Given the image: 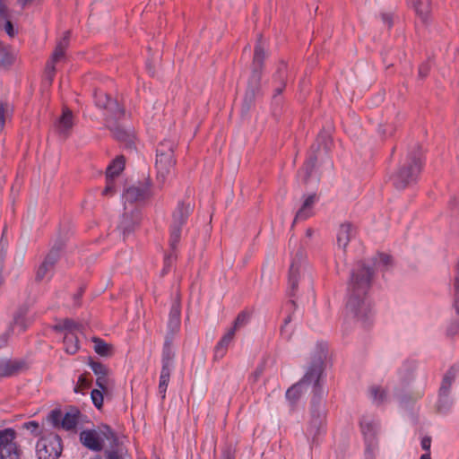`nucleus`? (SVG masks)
I'll return each instance as SVG.
<instances>
[{
	"mask_svg": "<svg viewBox=\"0 0 459 459\" xmlns=\"http://www.w3.org/2000/svg\"><path fill=\"white\" fill-rule=\"evenodd\" d=\"M355 229L349 223L342 224L337 232V244L344 251L349 242L355 238Z\"/></svg>",
	"mask_w": 459,
	"mask_h": 459,
	"instance_id": "4be33fe9",
	"label": "nucleus"
},
{
	"mask_svg": "<svg viewBox=\"0 0 459 459\" xmlns=\"http://www.w3.org/2000/svg\"><path fill=\"white\" fill-rule=\"evenodd\" d=\"M173 337L169 334H167L165 337V342L162 347V354H161V364L162 368H174V358H175V352L173 351L172 343H173Z\"/></svg>",
	"mask_w": 459,
	"mask_h": 459,
	"instance_id": "412c9836",
	"label": "nucleus"
},
{
	"mask_svg": "<svg viewBox=\"0 0 459 459\" xmlns=\"http://www.w3.org/2000/svg\"><path fill=\"white\" fill-rule=\"evenodd\" d=\"M422 168V154L419 147L409 152L406 160L390 177L394 187L401 191L415 183Z\"/></svg>",
	"mask_w": 459,
	"mask_h": 459,
	"instance_id": "7ed1b4c3",
	"label": "nucleus"
},
{
	"mask_svg": "<svg viewBox=\"0 0 459 459\" xmlns=\"http://www.w3.org/2000/svg\"><path fill=\"white\" fill-rule=\"evenodd\" d=\"M413 8L417 15L421 19L423 22H426L429 13V0H415L413 2Z\"/></svg>",
	"mask_w": 459,
	"mask_h": 459,
	"instance_id": "2f4dec72",
	"label": "nucleus"
},
{
	"mask_svg": "<svg viewBox=\"0 0 459 459\" xmlns=\"http://www.w3.org/2000/svg\"><path fill=\"white\" fill-rule=\"evenodd\" d=\"M20 3L22 4V5H26L28 3H29V0H19Z\"/></svg>",
	"mask_w": 459,
	"mask_h": 459,
	"instance_id": "338daca9",
	"label": "nucleus"
},
{
	"mask_svg": "<svg viewBox=\"0 0 459 459\" xmlns=\"http://www.w3.org/2000/svg\"><path fill=\"white\" fill-rule=\"evenodd\" d=\"M301 271H303L301 263L296 260L292 261L289 273V292L290 296L295 295Z\"/></svg>",
	"mask_w": 459,
	"mask_h": 459,
	"instance_id": "393cba45",
	"label": "nucleus"
},
{
	"mask_svg": "<svg viewBox=\"0 0 459 459\" xmlns=\"http://www.w3.org/2000/svg\"><path fill=\"white\" fill-rule=\"evenodd\" d=\"M454 404V399L451 395V391L443 390V388H439L437 401L436 403V409L437 412L441 414L448 413Z\"/></svg>",
	"mask_w": 459,
	"mask_h": 459,
	"instance_id": "aec40b11",
	"label": "nucleus"
},
{
	"mask_svg": "<svg viewBox=\"0 0 459 459\" xmlns=\"http://www.w3.org/2000/svg\"><path fill=\"white\" fill-rule=\"evenodd\" d=\"M455 296L458 297L459 294L455 295ZM455 308L456 313L459 315V299L458 298H456V299L455 301Z\"/></svg>",
	"mask_w": 459,
	"mask_h": 459,
	"instance_id": "680f3d73",
	"label": "nucleus"
},
{
	"mask_svg": "<svg viewBox=\"0 0 459 459\" xmlns=\"http://www.w3.org/2000/svg\"><path fill=\"white\" fill-rule=\"evenodd\" d=\"M106 459H129L127 448L119 441L116 435V441L110 442L104 452Z\"/></svg>",
	"mask_w": 459,
	"mask_h": 459,
	"instance_id": "f3484780",
	"label": "nucleus"
},
{
	"mask_svg": "<svg viewBox=\"0 0 459 459\" xmlns=\"http://www.w3.org/2000/svg\"><path fill=\"white\" fill-rule=\"evenodd\" d=\"M373 270L363 263L352 269L348 283L347 309L359 320H365L371 313V302L368 297Z\"/></svg>",
	"mask_w": 459,
	"mask_h": 459,
	"instance_id": "f03ea898",
	"label": "nucleus"
},
{
	"mask_svg": "<svg viewBox=\"0 0 459 459\" xmlns=\"http://www.w3.org/2000/svg\"><path fill=\"white\" fill-rule=\"evenodd\" d=\"M94 351L100 356H108L110 354L111 347L100 338H93Z\"/></svg>",
	"mask_w": 459,
	"mask_h": 459,
	"instance_id": "58836bf2",
	"label": "nucleus"
},
{
	"mask_svg": "<svg viewBox=\"0 0 459 459\" xmlns=\"http://www.w3.org/2000/svg\"><path fill=\"white\" fill-rule=\"evenodd\" d=\"M108 378L107 376L98 377L96 379V385L98 389L103 392H108Z\"/></svg>",
	"mask_w": 459,
	"mask_h": 459,
	"instance_id": "de8ad7c7",
	"label": "nucleus"
},
{
	"mask_svg": "<svg viewBox=\"0 0 459 459\" xmlns=\"http://www.w3.org/2000/svg\"><path fill=\"white\" fill-rule=\"evenodd\" d=\"M80 327V325L74 322L72 319H64L63 321L59 322L56 328L60 331H67V333H74V330H78Z\"/></svg>",
	"mask_w": 459,
	"mask_h": 459,
	"instance_id": "ea45409f",
	"label": "nucleus"
},
{
	"mask_svg": "<svg viewBox=\"0 0 459 459\" xmlns=\"http://www.w3.org/2000/svg\"><path fill=\"white\" fill-rule=\"evenodd\" d=\"M313 231L311 229L307 230V235L310 237L312 235Z\"/></svg>",
	"mask_w": 459,
	"mask_h": 459,
	"instance_id": "774afa93",
	"label": "nucleus"
},
{
	"mask_svg": "<svg viewBox=\"0 0 459 459\" xmlns=\"http://www.w3.org/2000/svg\"><path fill=\"white\" fill-rule=\"evenodd\" d=\"M82 291H83V290H82V288H81V289H80V291H79L77 294H75V295H74V299H75V301H77V300H79V299H80V298H81V297H82Z\"/></svg>",
	"mask_w": 459,
	"mask_h": 459,
	"instance_id": "0e129e2a",
	"label": "nucleus"
},
{
	"mask_svg": "<svg viewBox=\"0 0 459 459\" xmlns=\"http://www.w3.org/2000/svg\"><path fill=\"white\" fill-rule=\"evenodd\" d=\"M192 211L193 207L190 203H179L173 212V223L169 234L170 252L164 258V272H168L177 259L176 250L181 238L182 226Z\"/></svg>",
	"mask_w": 459,
	"mask_h": 459,
	"instance_id": "20e7f679",
	"label": "nucleus"
},
{
	"mask_svg": "<svg viewBox=\"0 0 459 459\" xmlns=\"http://www.w3.org/2000/svg\"><path fill=\"white\" fill-rule=\"evenodd\" d=\"M455 295L459 294V257L455 265Z\"/></svg>",
	"mask_w": 459,
	"mask_h": 459,
	"instance_id": "864d4df0",
	"label": "nucleus"
},
{
	"mask_svg": "<svg viewBox=\"0 0 459 459\" xmlns=\"http://www.w3.org/2000/svg\"><path fill=\"white\" fill-rule=\"evenodd\" d=\"M316 198V195L315 193H309L307 195H304L303 201H307V202L315 201Z\"/></svg>",
	"mask_w": 459,
	"mask_h": 459,
	"instance_id": "13d9d810",
	"label": "nucleus"
},
{
	"mask_svg": "<svg viewBox=\"0 0 459 459\" xmlns=\"http://www.w3.org/2000/svg\"><path fill=\"white\" fill-rule=\"evenodd\" d=\"M382 20H383V22L388 27V28H391L392 25H393V21H392V17L390 14H387V13H383L382 14Z\"/></svg>",
	"mask_w": 459,
	"mask_h": 459,
	"instance_id": "6e6d98bb",
	"label": "nucleus"
},
{
	"mask_svg": "<svg viewBox=\"0 0 459 459\" xmlns=\"http://www.w3.org/2000/svg\"><path fill=\"white\" fill-rule=\"evenodd\" d=\"M26 310H21L17 312L14 316V325L21 326L23 330L26 329Z\"/></svg>",
	"mask_w": 459,
	"mask_h": 459,
	"instance_id": "49530a36",
	"label": "nucleus"
},
{
	"mask_svg": "<svg viewBox=\"0 0 459 459\" xmlns=\"http://www.w3.org/2000/svg\"><path fill=\"white\" fill-rule=\"evenodd\" d=\"M250 319V314L247 311H241L236 317L233 325L230 327L231 330H233L235 333L245 327Z\"/></svg>",
	"mask_w": 459,
	"mask_h": 459,
	"instance_id": "e433bc0d",
	"label": "nucleus"
},
{
	"mask_svg": "<svg viewBox=\"0 0 459 459\" xmlns=\"http://www.w3.org/2000/svg\"><path fill=\"white\" fill-rule=\"evenodd\" d=\"M94 101L98 108L108 110L116 119H119L125 115L124 108L119 106L117 101L102 91L94 93Z\"/></svg>",
	"mask_w": 459,
	"mask_h": 459,
	"instance_id": "4468645a",
	"label": "nucleus"
},
{
	"mask_svg": "<svg viewBox=\"0 0 459 459\" xmlns=\"http://www.w3.org/2000/svg\"><path fill=\"white\" fill-rule=\"evenodd\" d=\"M156 190L151 180L144 178L125 186L121 192V197L123 201H146L155 197Z\"/></svg>",
	"mask_w": 459,
	"mask_h": 459,
	"instance_id": "1a4fd4ad",
	"label": "nucleus"
},
{
	"mask_svg": "<svg viewBox=\"0 0 459 459\" xmlns=\"http://www.w3.org/2000/svg\"><path fill=\"white\" fill-rule=\"evenodd\" d=\"M104 394H106V392L100 391L99 389H93L91 392L92 403L99 410H100L103 406Z\"/></svg>",
	"mask_w": 459,
	"mask_h": 459,
	"instance_id": "37998d69",
	"label": "nucleus"
},
{
	"mask_svg": "<svg viewBox=\"0 0 459 459\" xmlns=\"http://www.w3.org/2000/svg\"><path fill=\"white\" fill-rule=\"evenodd\" d=\"M38 428H39V424L34 420H30V431H34Z\"/></svg>",
	"mask_w": 459,
	"mask_h": 459,
	"instance_id": "052dcab7",
	"label": "nucleus"
},
{
	"mask_svg": "<svg viewBox=\"0 0 459 459\" xmlns=\"http://www.w3.org/2000/svg\"><path fill=\"white\" fill-rule=\"evenodd\" d=\"M22 364L19 361L10 359H0V377H11L18 372Z\"/></svg>",
	"mask_w": 459,
	"mask_h": 459,
	"instance_id": "cd10ccee",
	"label": "nucleus"
},
{
	"mask_svg": "<svg viewBox=\"0 0 459 459\" xmlns=\"http://www.w3.org/2000/svg\"><path fill=\"white\" fill-rule=\"evenodd\" d=\"M180 307L178 303H174L171 306L170 311H169V322H168V333L170 336L174 338V335L179 331L180 329Z\"/></svg>",
	"mask_w": 459,
	"mask_h": 459,
	"instance_id": "5701e85b",
	"label": "nucleus"
},
{
	"mask_svg": "<svg viewBox=\"0 0 459 459\" xmlns=\"http://www.w3.org/2000/svg\"><path fill=\"white\" fill-rule=\"evenodd\" d=\"M446 334L450 338L459 337V319H454L447 323Z\"/></svg>",
	"mask_w": 459,
	"mask_h": 459,
	"instance_id": "79ce46f5",
	"label": "nucleus"
},
{
	"mask_svg": "<svg viewBox=\"0 0 459 459\" xmlns=\"http://www.w3.org/2000/svg\"><path fill=\"white\" fill-rule=\"evenodd\" d=\"M81 417V412L77 409H71L62 417L61 427L65 430H74Z\"/></svg>",
	"mask_w": 459,
	"mask_h": 459,
	"instance_id": "bb28decb",
	"label": "nucleus"
},
{
	"mask_svg": "<svg viewBox=\"0 0 459 459\" xmlns=\"http://www.w3.org/2000/svg\"><path fill=\"white\" fill-rule=\"evenodd\" d=\"M136 204L130 202L125 204V212L118 226L124 236L130 233L140 221V209Z\"/></svg>",
	"mask_w": 459,
	"mask_h": 459,
	"instance_id": "ddd939ff",
	"label": "nucleus"
},
{
	"mask_svg": "<svg viewBox=\"0 0 459 459\" xmlns=\"http://www.w3.org/2000/svg\"><path fill=\"white\" fill-rule=\"evenodd\" d=\"M316 162V157L310 156L304 164V167L298 173V178L301 179L305 184L310 182L316 184L317 178L313 176V170Z\"/></svg>",
	"mask_w": 459,
	"mask_h": 459,
	"instance_id": "b1692460",
	"label": "nucleus"
},
{
	"mask_svg": "<svg viewBox=\"0 0 459 459\" xmlns=\"http://www.w3.org/2000/svg\"><path fill=\"white\" fill-rule=\"evenodd\" d=\"M325 357L326 352L322 348L312 360L302 379L290 386L286 392V398L291 404H294L308 386L312 387L314 395L311 400L310 419L305 431V435L311 445L317 444L320 437L325 433L326 411L325 405L321 403L324 394L321 382Z\"/></svg>",
	"mask_w": 459,
	"mask_h": 459,
	"instance_id": "f257e3e1",
	"label": "nucleus"
},
{
	"mask_svg": "<svg viewBox=\"0 0 459 459\" xmlns=\"http://www.w3.org/2000/svg\"><path fill=\"white\" fill-rule=\"evenodd\" d=\"M14 54L8 46L0 42V67L6 68L13 63Z\"/></svg>",
	"mask_w": 459,
	"mask_h": 459,
	"instance_id": "473e14b6",
	"label": "nucleus"
},
{
	"mask_svg": "<svg viewBox=\"0 0 459 459\" xmlns=\"http://www.w3.org/2000/svg\"><path fill=\"white\" fill-rule=\"evenodd\" d=\"M173 368L161 367L160 375V381H159V386H158V393L161 399H165L167 388L170 380V375Z\"/></svg>",
	"mask_w": 459,
	"mask_h": 459,
	"instance_id": "c756f323",
	"label": "nucleus"
},
{
	"mask_svg": "<svg viewBox=\"0 0 459 459\" xmlns=\"http://www.w3.org/2000/svg\"><path fill=\"white\" fill-rule=\"evenodd\" d=\"M429 69L430 65L429 62L421 64L419 67V76L420 78H425L428 75Z\"/></svg>",
	"mask_w": 459,
	"mask_h": 459,
	"instance_id": "09e8293b",
	"label": "nucleus"
},
{
	"mask_svg": "<svg viewBox=\"0 0 459 459\" xmlns=\"http://www.w3.org/2000/svg\"><path fill=\"white\" fill-rule=\"evenodd\" d=\"M91 370L98 377L107 376V368L100 362H91L90 364Z\"/></svg>",
	"mask_w": 459,
	"mask_h": 459,
	"instance_id": "a18cd8bd",
	"label": "nucleus"
},
{
	"mask_svg": "<svg viewBox=\"0 0 459 459\" xmlns=\"http://www.w3.org/2000/svg\"><path fill=\"white\" fill-rule=\"evenodd\" d=\"M65 350L68 354H74L79 349L78 338L74 333H66L64 337Z\"/></svg>",
	"mask_w": 459,
	"mask_h": 459,
	"instance_id": "72a5a7b5",
	"label": "nucleus"
},
{
	"mask_svg": "<svg viewBox=\"0 0 459 459\" xmlns=\"http://www.w3.org/2000/svg\"><path fill=\"white\" fill-rule=\"evenodd\" d=\"M0 19L4 21V30L7 35L11 38L13 37L16 34V30L14 29L13 23L6 20V10L2 0H0Z\"/></svg>",
	"mask_w": 459,
	"mask_h": 459,
	"instance_id": "4c0bfd02",
	"label": "nucleus"
},
{
	"mask_svg": "<svg viewBox=\"0 0 459 459\" xmlns=\"http://www.w3.org/2000/svg\"><path fill=\"white\" fill-rule=\"evenodd\" d=\"M287 73L288 65L282 61L278 65L277 70L273 74V81L275 82H286Z\"/></svg>",
	"mask_w": 459,
	"mask_h": 459,
	"instance_id": "a19ab883",
	"label": "nucleus"
},
{
	"mask_svg": "<svg viewBox=\"0 0 459 459\" xmlns=\"http://www.w3.org/2000/svg\"><path fill=\"white\" fill-rule=\"evenodd\" d=\"M5 124V110L3 104L0 103V129H3Z\"/></svg>",
	"mask_w": 459,
	"mask_h": 459,
	"instance_id": "5fc2aeb1",
	"label": "nucleus"
},
{
	"mask_svg": "<svg viewBox=\"0 0 459 459\" xmlns=\"http://www.w3.org/2000/svg\"><path fill=\"white\" fill-rule=\"evenodd\" d=\"M176 146V142L171 139H164L157 146L155 168L157 179L161 183H165L172 174L176 163L174 157Z\"/></svg>",
	"mask_w": 459,
	"mask_h": 459,
	"instance_id": "39448f33",
	"label": "nucleus"
},
{
	"mask_svg": "<svg viewBox=\"0 0 459 459\" xmlns=\"http://www.w3.org/2000/svg\"><path fill=\"white\" fill-rule=\"evenodd\" d=\"M359 426L363 437H377L380 429V421L377 417L373 415L362 416Z\"/></svg>",
	"mask_w": 459,
	"mask_h": 459,
	"instance_id": "dca6fc26",
	"label": "nucleus"
},
{
	"mask_svg": "<svg viewBox=\"0 0 459 459\" xmlns=\"http://www.w3.org/2000/svg\"><path fill=\"white\" fill-rule=\"evenodd\" d=\"M114 135L117 139L121 141H126V138L128 137V134L124 129L120 128H116L114 130Z\"/></svg>",
	"mask_w": 459,
	"mask_h": 459,
	"instance_id": "603ef678",
	"label": "nucleus"
},
{
	"mask_svg": "<svg viewBox=\"0 0 459 459\" xmlns=\"http://www.w3.org/2000/svg\"><path fill=\"white\" fill-rule=\"evenodd\" d=\"M264 48L257 44L255 48L254 60H253V71L248 81L247 90L244 98V103L247 108L252 104L256 91L260 87L261 76H262V65L264 59Z\"/></svg>",
	"mask_w": 459,
	"mask_h": 459,
	"instance_id": "6e6552de",
	"label": "nucleus"
},
{
	"mask_svg": "<svg viewBox=\"0 0 459 459\" xmlns=\"http://www.w3.org/2000/svg\"><path fill=\"white\" fill-rule=\"evenodd\" d=\"M235 332L230 328L223 334L221 340L217 342L214 347V358L216 359H222L228 351L230 344L233 342Z\"/></svg>",
	"mask_w": 459,
	"mask_h": 459,
	"instance_id": "a211bd4d",
	"label": "nucleus"
},
{
	"mask_svg": "<svg viewBox=\"0 0 459 459\" xmlns=\"http://www.w3.org/2000/svg\"><path fill=\"white\" fill-rule=\"evenodd\" d=\"M70 32L66 31L65 37L57 43L51 59L47 63L44 72V84L50 86L52 84L56 67L55 63L65 57V52L69 43Z\"/></svg>",
	"mask_w": 459,
	"mask_h": 459,
	"instance_id": "f8f14e48",
	"label": "nucleus"
},
{
	"mask_svg": "<svg viewBox=\"0 0 459 459\" xmlns=\"http://www.w3.org/2000/svg\"><path fill=\"white\" fill-rule=\"evenodd\" d=\"M420 459H431L430 452H426L425 454L421 455Z\"/></svg>",
	"mask_w": 459,
	"mask_h": 459,
	"instance_id": "69168bd1",
	"label": "nucleus"
},
{
	"mask_svg": "<svg viewBox=\"0 0 459 459\" xmlns=\"http://www.w3.org/2000/svg\"><path fill=\"white\" fill-rule=\"evenodd\" d=\"M287 306L289 307L290 310H295L297 307V305H296L295 301H293V300L289 301Z\"/></svg>",
	"mask_w": 459,
	"mask_h": 459,
	"instance_id": "bf43d9fd",
	"label": "nucleus"
},
{
	"mask_svg": "<svg viewBox=\"0 0 459 459\" xmlns=\"http://www.w3.org/2000/svg\"><path fill=\"white\" fill-rule=\"evenodd\" d=\"M368 395L371 401L377 405L384 404L388 400L386 390L380 385L370 386Z\"/></svg>",
	"mask_w": 459,
	"mask_h": 459,
	"instance_id": "c85d7f7f",
	"label": "nucleus"
},
{
	"mask_svg": "<svg viewBox=\"0 0 459 459\" xmlns=\"http://www.w3.org/2000/svg\"><path fill=\"white\" fill-rule=\"evenodd\" d=\"M7 339L5 336H0V348L6 344Z\"/></svg>",
	"mask_w": 459,
	"mask_h": 459,
	"instance_id": "e2e57ef3",
	"label": "nucleus"
},
{
	"mask_svg": "<svg viewBox=\"0 0 459 459\" xmlns=\"http://www.w3.org/2000/svg\"><path fill=\"white\" fill-rule=\"evenodd\" d=\"M365 443V456L367 459H374L378 450V439L374 437H363Z\"/></svg>",
	"mask_w": 459,
	"mask_h": 459,
	"instance_id": "7c9ffc66",
	"label": "nucleus"
},
{
	"mask_svg": "<svg viewBox=\"0 0 459 459\" xmlns=\"http://www.w3.org/2000/svg\"><path fill=\"white\" fill-rule=\"evenodd\" d=\"M275 88L273 90V100H276L277 97L281 94L283 90L285 89L286 82H275Z\"/></svg>",
	"mask_w": 459,
	"mask_h": 459,
	"instance_id": "3c124183",
	"label": "nucleus"
},
{
	"mask_svg": "<svg viewBox=\"0 0 459 459\" xmlns=\"http://www.w3.org/2000/svg\"><path fill=\"white\" fill-rule=\"evenodd\" d=\"M124 156H117L106 169L105 186L100 190L103 198L111 199L120 191L122 178L120 177L125 169Z\"/></svg>",
	"mask_w": 459,
	"mask_h": 459,
	"instance_id": "0eeeda50",
	"label": "nucleus"
},
{
	"mask_svg": "<svg viewBox=\"0 0 459 459\" xmlns=\"http://www.w3.org/2000/svg\"><path fill=\"white\" fill-rule=\"evenodd\" d=\"M74 126L73 114L70 109L65 108L62 116L55 124L56 130L61 135L66 136Z\"/></svg>",
	"mask_w": 459,
	"mask_h": 459,
	"instance_id": "6ab92c4d",
	"label": "nucleus"
},
{
	"mask_svg": "<svg viewBox=\"0 0 459 459\" xmlns=\"http://www.w3.org/2000/svg\"><path fill=\"white\" fill-rule=\"evenodd\" d=\"M459 377V362H455L449 367L443 376V379L439 388L443 390H452V385L455 379Z\"/></svg>",
	"mask_w": 459,
	"mask_h": 459,
	"instance_id": "a878e982",
	"label": "nucleus"
},
{
	"mask_svg": "<svg viewBox=\"0 0 459 459\" xmlns=\"http://www.w3.org/2000/svg\"><path fill=\"white\" fill-rule=\"evenodd\" d=\"M59 259V251L57 249H52L47 255L42 264L37 270L36 273V281H42L45 280H49L52 276L53 269Z\"/></svg>",
	"mask_w": 459,
	"mask_h": 459,
	"instance_id": "2eb2a0df",
	"label": "nucleus"
},
{
	"mask_svg": "<svg viewBox=\"0 0 459 459\" xmlns=\"http://www.w3.org/2000/svg\"><path fill=\"white\" fill-rule=\"evenodd\" d=\"M15 437V431L12 429L0 430V459H21Z\"/></svg>",
	"mask_w": 459,
	"mask_h": 459,
	"instance_id": "9b49d317",
	"label": "nucleus"
},
{
	"mask_svg": "<svg viewBox=\"0 0 459 459\" xmlns=\"http://www.w3.org/2000/svg\"><path fill=\"white\" fill-rule=\"evenodd\" d=\"M291 320H292V316H291V315H288V316L285 317V319H284V321H283V325H282V326H281V333H282V334H285V333H287V330H286L287 325H289V323H290V322H291Z\"/></svg>",
	"mask_w": 459,
	"mask_h": 459,
	"instance_id": "4d7b16f0",
	"label": "nucleus"
},
{
	"mask_svg": "<svg viewBox=\"0 0 459 459\" xmlns=\"http://www.w3.org/2000/svg\"><path fill=\"white\" fill-rule=\"evenodd\" d=\"M374 265L377 269L387 270L392 265V258L386 254H378L374 259Z\"/></svg>",
	"mask_w": 459,
	"mask_h": 459,
	"instance_id": "c9c22d12",
	"label": "nucleus"
},
{
	"mask_svg": "<svg viewBox=\"0 0 459 459\" xmlns=\"http://www.w3.org/2000/svg\"><path fill=\"white\" fill-rule=\"evenodd\" d=\"M314 203H303L302 206L298 210L295 221H305L315 213Z\"/></svg>",
	"mask_w": 459,
	"mask_h": 459,
	"instance_id": "f704fd0d",
	"label": "nucleus"
},
{
	"mask_svg": "<svg viewBox=\"0 0 459 459\" xmlns=\"http://www.w3.org/2000/svg\"><path fill=\"white\" fill-rule=\"evenodd\" d=\"M62 450L61 438L54 433L44 435L36 444V455L39 459H57Z\"/></svg>",
	"mask_w": 459,
	"mask_h": 459,
	"instance_id": "9d476101",
	"label": "nucleus"
},
{
	"mask_svg": "<svg viewBox=\"0 0 459 459\" xmlns=\"http://www.w3.org/2000/svg\"><path fill=\"white\" fill-rule=\"evenodd\" d=\"M116 433L108 425H100L96 429H84L80 432L79 439L83 446L94 451H101L106 444L116 441Z\"/></svg>",
	"mask_w": 459,
	"mask_h": 459,
	"instance_id": "423d86ee",
	"label": "nucleus"
},
{
	"mask_svg": "<svg viewBox=\"0 0 459 459\" xmlns=\"http://www.w3.org/2000/svg\"><path fill=\"white\" fill-rule=\"evenodd\" d=\"M91 385V381L87 378L86 375L82 374L78 377L77 385L74 387L75 393H82V389L89 388Z\"/></svg>",
	"mask_w": 459,
	"mask_h": 459,
	"instance_id": "c03bdc74",
	"label": "nucleus"
},
{
	"mask_svg": "<svg viewBox=\"0 0 459 459\" xmlns=\"http://www.w3.org/2000/svg\"><path fill=\"white\" fill-rule=\"evenodd\" d=\"M421 448L426 452H430L431 446V437L429 436H425L420 440Z\"/></svg>",
	"mask_w": 459,
	"mask_h": 459,
	"instance_id": "8fccbe9b",
	"label": "nucleus"
}]
</instances>
